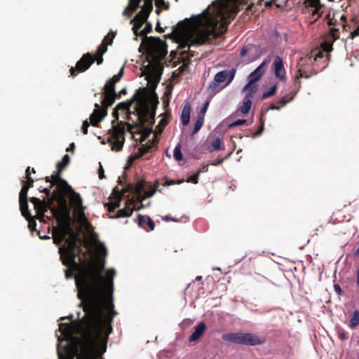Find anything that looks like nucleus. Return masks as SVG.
<instances>
[{"label":"nucleus","instance_id":"1","mask_svg":"<svg viewBox=\"0 0 359 359\" xmlns=\"http://www.w3.org/2000/svg\"><path fill=\"white\" fill-rule=\"evenodd\" d=\"M201 15L196 17L198 27L191 31L190 21H180L168 35L179 43L180 48H188V56L193 57L194 51L191 46H201L217 39L227 31L228 25L238 12L234 0H216Z\"/></svg>","mask_w":359,"mask_h":359},{"label":"nucleus","instance_id":"2","mask_svg":"<svg viewBox=\"0 0 359 359\" xmlns=\"http://www.w3.org/2000/svg\"><path fill=\"white\" fill-rule=\"evenodd\" d=\"M83 316L74 323V337L66 347V354L58 351L59 359H97L107 350L115 310H83Z\"/></svg>","mask_w":359,"mask_h":359},{"label":"nucleus","instance_id":"3","mask_svg":"<svg viewBox=\"0 0 359 359\" xmlns=\"http://www.w3.org/2000/svg\"><path fill=\"white\" fill-rule=\"evenodd\" d=\"M134 102H136L135 113L137 116V121L133 124L124 123L130 133H133V128L142 127L146 123H149L151 125L154 123L156 109L158 104V97L156 94L151 95L147 88H140L130 100L119 102L116 106V109L128 110Z\"/></svg>","mask_w":359,"mask_h":359},{"label":"nucleus","instance_id":"4","mask_svg":"<svg viewBox=\"0 0 359 359\" xmlns=\"http://www.w3.org/2000/svg\"><path fill=\"white\" fill-rule=\"evenodd\" d=\"M56 223L57 226L53 228L52 238L53 243L58 245L65 240L69 233H73L71 228V217L66 214L63 218H57Z\"/></svg>","mask_w":359,"mask_h":359},{"label":"nucleus","instance_id":"5","mask_svg":"<svg viewBox=\"0 0 359 359\" xmlns=\"http://www.w3.org/2000/svg\"><path fill=\"white\" fill-rule=\"evenodd\" d=\"M125 124L122 121L116 126H113L112 129L109 130L108 142H109L111 149L119 151L122 149L125 142Z\"/></svg>","mask_w":359,"mask_h":359},{"label":"nucleus","instance_id":"6","mask_svg":"<svg viewBox=\"0 0 359 359\" xmlns=\"http://www.w3.org/2000/svg\"><path fill=\"white\" fill-rule=\"evenodd\" d=\"M146 46H147L149 54L155 60L162 59L167 54L165 42L159 37H147Z\"/></svg>","mask_w":359,"mask_h":359},{"label":"nucleus","instance_id":"7","mask_svg":"<svg viewBox=\"0 0 359 359\" xmlns=\"http://www.w3.org/2000/svg\"><path fill=\"white\" fill-rule=\"evenodd\" d=\"M29 201L34 205V210L36 212L35 218L40 222H43L45 212H47L48 209L51 210V208H54L52 206L54 201H57V197L52 193L51 196L47 197L46 200L45 198L41 200L36 197H32Z\"/></svg>","mask_w":359,"mask_h":359},{"label":"nucleus","instance_id":"8","mask_svg":"<svg viewBox=\"0 0 359 359\" xmlns=\"http://www.w3.org/2000/svg\"><path fill=\"white\" fill-rule=\"evenodd\" d=\"M236 74V69L223 70L217 73L213 81L210 83L208 88L211 91L216 90L219 84L227 81L226 85L230 83L233 79Z\"/></svg>","mask_w":359,"mask_h":359},{"label":"nucleus","instance_id":"9","mask_svg":"<svg viewBox=\"0 0 359 359\" xmlns=\"http://www.w3.org/2000/svg\"><path fill=\"white\" fill-rule=\"evenodd\" d=\"M95 62L93 55L87 53L84 54L81 58L76 62L75 67H71L69 69L70 75L76 76L79 72H83L86 71Z\"/></svg>","mask_w":359,"mask_h":359},{"label":"nucleus","instance_id":"10","mask_svg":"<svg viewBox=\"0 0 359 359\" xmlns=\"http://www.w3.org/2000/svg\"><path fill=\"white\" fill-rule=\"evenodd\" d=\"M69 196H60L57 197V203L60 207L61 209H58L57 208H51V213L53 214V217L57 220V218L58 217H65L66 214H67L69 216H70V210L67 205V198Z\"/></svg>","mask_w":359,"mask_h":359},{"label":"nucleus","instance_id":"11","mask_svg":"<svg viewBox=\"0 0 359 359\" xmlns=\"http://www.w3.org/2000/svg\"><path fill=\"white\" fill-rule=\"evenodd\" d=\"M269 63V60H264L252 73L248 76L249 81L246 84V88L251 86L261 79L265 73V66Z\"/></svg>","mask_w":359,"mask_h":359},{"label":"nucleus","instance_id":"12","mask_svg":"<svg viewBox=\"0 0 359 359\" xmlns=\"http://www.w3.org/2000/svg\"><path fill=\"white\" fill-rule=\"evenodd\" d=\"M95 109L90 116V123L93 126H97V124L102 121V119L107 115V109L104 107H100L98 103L94 104Z\"/></svg>","mask_w":359,"mask_h":359},{"label":"nucleus","instance_id":"13","mask_svg":"<svg viewBox=\"0 0 359 359\" xmlns=\"http://www.w3.org/2000/svg\"><path fill=\"white\" fill-rule=\"evenodd\" d=\"M60 255V259L63 265L67 267L72 266L73 268H76L79 266L78 264L76 262V250L72 251H59Z\"/></svg>","mask_w":359,"mask_h":359},{"label":"nucleus","instance_id":"14","mask_svg":"<svg viewBox=\"0 0 359 359\" xmlns=\"http://www.w3.org/2000/svg\"><path fill=\"white\" fill-rule=\"evenodd\" d=\"M153 1L154 0H144L143 6L141 7V11L138 12L136 15L132 19V21L140 20L147 21V19L153 10Z\"/></svg>","mask_w":359,"mask_h":359},{"label":"nucleus","instance_id":"15","mask_svg":"<svg viewBox=\"0 0 359 359\" xmlns=\"http://www.w3.org/2000/svg\"><path fill=\"white\" fill-rule=\"evenodd\" d=\"M153 1L154 0H144L143 6L141 7V11L138 12L136 15L132 19V21L140 20L147 21V19L153 10Z\"/></svg>","mask_w":359,"mask_h":359},{"label":"nucleus","instance_id":"16","mask_svg":"<svg viewBox=\"0 0 359 359\" xmlns=\"http://www.w3.org/2000/svg\"><path fill=\"white\" fill-rule=\"evenodd\" d=\"M264 339L252 333H243L241 334V345L255 346L264 343Z\"/></svg>","mask_w":359,"mask_h":359},{"label":"nucleus","instance_id":"17","mask_svg":"<svg viewBox=\"0 0 359 359\" xmlns=\"http://www.w3.org/2000/svg\"><path fill=\"white\" fill-rule=\"evenodd\" d=\"M273 65L276 77L278 78L280 81L285 82V69L283 65V60L280 56H276Z\"/></svg>","mask_w":359,"mask_h":359},{"label":"nucleus","instance_id":"18","mask_svg":"<svg viewBox=\"0 0 359 359\" xmlns=\"http://www.w3.org/2000/svg\"><path fill=\"white\" fill-rule=\"evenodd\" d=\"M304 4L306 8H311L309 12L313 17L317 15L316 20L321 16L320 10L324 7V5L320 3V0H304Z\"/></svg>","mask_w":359,"mask_h":359},{"label":"nucleus","instance_id":"19","mask_svg":"<svg viewBox=\"0 0 359 359\" xmlns=\"http://www.w3.org/2000/svg\"><path fill=\"white\" fill-rule=\"evenodd\" d=\"M71 191H73V188L68 182L66 180H60V182L57 184L56 189L53 191V194L57 197L69 196Z\"/></svg>","mask_w":359,"mask_h":359},{"label":"nucleus","instance_id":"20","mask_svg":"<svg viewBox=\"0 0 359 359\" xmlns=\"http://www.w3.org/2000/svg\"><path fill=\"white\" fill-rule=\"evenodd\" d=\"M154 147L155 144L154 142H150L149 144H146L144 145L142 144V147L139 148L138 153L135 154L130 158V159H129L128 165L125 167V169L129 168L135 160H137L147 153L150 152Z\"/></svg>","mask_w":359,"mask_h":359},{"label":"nucleus","instance_id":"21","mask_svg":"<svg viewBox=\"0 0 359 359\" xmlns=\"http://www.w3.org/2000/svg\"><path fill=\"white\" fill-rule=\"evenodd\" d=\"M126 192H127V190L126 189H123L121 192L119 191L118 187H116L114 189L113 193L117 200L114 202L108 203L105 205L109 212H114L117 208H118L120 206V201H121L123 196Z\"/></svg>","mask_w":359,"mask_h":359},{"label":"nucleus","instance_id":"22","mask_svg":"<svg viewBox=\"0 0 359 359\" xmlns=\"http://www.w3.org/2000/svg\"><path fill=\"white\" fill-rule=\"evenodd\" d=\"M137 221L138 225L147 231H152L155 228V223L149 216L139 215Z\"/></svg>","mask_w":359,"mask_h":359},{"label":"nucleus","instance_id":"23","mask_svg":"<svg viewBox=\"0 0 359 359\" xmlns=\"http://www.w3.org/2000/svg\"><path fill=\"white\" fill-rule=\"evenodd\" d=\"M205 330H206V325L204 322L201 321L195 327L194 332L189 336V341L190 342H194V341H197L203 334Z\"/></svg>","mask_w":359,"mask_h":359},{"label":"nucleus","instance_id":"24","mask_svg":"<svg viewBox=\"0 0 359 359\" xmlns=\"http://www.w3.org/2000/svg\"><path fill=\"white\" fill-rule=\"evenodd\" d=\"M69 200L72 205L79 209L82 214H83V201L79 194L76 193L74 189L69 195Z\"/></svg>","mask_w":359,"mask_h":359},{"label":"nucleus","instance_id":"25","mask_svg":"<svg viewBox=\"0 0 359 359\" xmlns=\"http://www.w3.org/2000/svg\"><path fill=\"white\" fill-rule=\"evenodd\" d=\"M133 207L134 205L132 201L127 202L125 208L119 210L114 218L130 217L133 212Z\"/></svg>","mask_w":359,"mask_h":359},{"label":"nucleus","instance_id":"26","mask_svg":"<svg viewBox=\"0 0 359 359\" xmlns=\"http://www.w3.org/2000/svg\"><path fill=\"white\" fill-rule=\"evenodd\" d=\"M142 0H129L128 5L123 11L125 16H131L133 13L140 7Z\"/></svg>","mask_w":359,"mask_h":359},{"label":"nucleus","instance_id":"27","mask_svg":"<svg viewBox=\"0 0 359 359\" xmlns=\"http://www.w3.org/2000/svg\"><path fill=\"white\" fill-rule=\"evenodd\" d=\"M104 98L101 102L102 106L106 109L111 107L115 102L116 98V93L103 92Z\"/></svg>","mask_w":359,"mask_h":359},{"label":"nucleus","instance_id":"28","mask_svg":"<svg viewBox=\"0 0 359 359\" xmlns=\"http://www.w3.org/2000/svg\"><path fill=\"white\" fill-rule=\"evenodd\" d=\"M241 332H229L222 334V339L225 341H229L236 344H241Z\"/></svg>","mask_w":359,"mask_h":359},{"label":"nucleus","instance_id":"29","mask_svg":"<svg viewBox=\"0 0 359 359\" xmlns=\"http://www.w3.org/2000/svg\"><path fill=\"white\" fill-rule=\"evenodd\" d=\"M76 235L72 239H68L66 241V245H62L59 248V251H72L76 250L77 248V241Z\"/></svg>","mask_w":359,"mask_h":359},{"label":"nucleus","instance_id":"30","mask_svg":"<svg viewBox=\"0 0 359 359\" xmlns=\"http://www.w3.org/2000/svg\"><path fill=\"white\" fill-rule=\"evenodd\" d=\"M308 58L306 57H302L299 61L297 62V72L296 74L297 79H299L300 78H306L308 79L311 76V75L308 74L306 72H304L302 69V66L304 64V62Z\"/></svg>","mask_w":359,"mask_h":359},{"label":"nucleus","instance_id":"31","mask_svg":"<svg viewBox=\"0 0 359 359\" xmlns=\"http://www.w3.org/2000/svg\"><path fill=\"white\" fill-rule=\"evenodd\" d=\"M190 111L191 107L189 104L187 103L184 106L181 114V122L183 126H187L189 124L190 120Z\"/></svg>","mask_w":359,"mask_h":359},{"label":"nucleus","instance_id":"32","mask_svg":"<svg viewBox=\"0 0 359 359\" xmlns=\"http://www.w3.org/2000/svg\"><path fill=\"white\" fill-rule=\"evenodd\" d=\"M19 203L22 215L25 219H29L31 217V213L28 209L27 199H19Z\"/></svg>","mask_w":359,"mask_h":359},{"label":"nucleus","instance_id":"33","mask_svg":"<svg viewBox=\"0 0 359 359\" xmlns=\"http://www.w3.org/2000/svg\"><path fill=\"white\" fill-rule=\"evenodd\" d=\"M160 185V183L158 181H156L154 186L151 187V189L148 191H144L143 194L142 196H140L139 201L142 203L145 198L151 197L156 191L157 189L158 188Z\"/></svg>","mask_w":359,"mask_h":359},{"label":"nucleus","instance_id":"34","mask_svg":"<svg viewBox=\"0 0 359 359\" xmlns=\"http://www.w3.org/2000/svg\"><path fill=\"white\" fill-rule=\"evenodd\" d=\"M145 182L143 180H139L135 184L134 193L137 196V200H140V196H142L145 188Z\"/></svg>","mask_w":359,"mask_h":359},{"label":"nucleus","instance_id":"35","mask_svg":"<svg viewBox=\"0 0 359 359\" xmlns=\"http://www.w3.org/2000/svg\"><path fill=\"white\" fill-rule=\"evenodd\" d=\"M252 105V101L250 96H245L243 100V104L240 108V111L242 114H247L249 112Z\"/></svg>","mask_w":359,"mask_h":359},{"label":"nucleus","instance_id":"36","mask_svg":"<svg viewBox=\"0 0 359 359\" xmlns=\"http://www.w3.org/2000/svg\"><path fill=\"white\" fill-rule=\"evenodd\" d=\"M220 149H224V147L222 148L221 140L219 137L215 138L208 147V150L210 152H213Z\"/></svg>","mask_w":359,"mask_h":359},{"label":"nucleus","instance_id":"37","mask_svg":"<svg viewBox=\"0 0 359 359\" xmlns=\"http://www.w3.org/2000/svg\"><path fill=\"white\" fill-rule=\"evenodd\" d=\"M359 325V311L355 310L350 320L349 327L351 329L355 328Z\"/></svg>","mask_w":359,"mask_h":359},{"label":"nucleus","instance_id":"38","mask_svg":"<svg viewBox=\"0 0 359 359\" xmlns=\"http://www.w3.org/2000/svg\"><path fill=\"white\" fill-rule=\"evenodd\" d=\"M296 95H297V92H291L290 94L285 95V96H283L281 98V100L279 101L280 106L281 107H283L285 105H286L288 102H290L294 98Z\"/></svg>","mask_w":359,"mask_h":359},{"label":"nucleus","instance_id":"39","mask_svg":"<svg viewBox=\"0 0 359 359\" xmlns=\"http://www.w3.org/2000/svg\"><path fill=\"white\" fill-rule=\"evenodd\" d=\"M70 162V157L68 154H65L62 161H59L57 163V168H58V170H60L62 171H63L65 170V168L69 165Z\"/></svg>","mask_w":359,"mask_h":359},{"label":"nucleus","instance_id":"40","mask_svg":"<svg viewBox=\"0 0 359 359\" xmlns=\"http://www.w3.org/2000/svg\"><path fill=\"white\" fill-rule=\"evenodd\" d=\"M116 83V82L114 81L112 79H110L109 81H107L103 88L104 92L116 93L115 91Z\"/></svg>","mask_w":359,"mask_h":359},{"label":"nucleus","instance_id":"41","mask_svg":"<svg viewBox=\"0 0 359 359\" xmlns=\"http://www.w3.org/2000/svg\"><path fill=\"white\" fill-rule=\"evenodd\" d=\"M203 123H204V116L199 115L197 118L196 123H195L194 128V130H193L191 135H193L197 133L202 128Z\"/></svg>","mask_w":359,"mask_h":359},{"label":"nucleus","instance_id":"42","mask_svg":"<svg viewBox=\"0 0 359 359\" xmlns=\"http://www.w3.org/2000/svg\"><path fill=\"white\" fill-rule=\"evenodd\" d=\"M145 23V21L140 20H135L132 21L130 20V24H133V26L132 27V30L133 31V33L135 36L138 35V31L142 27V26Z\"/></svg>","mask_w":359,"mask_h":359},{"label":"nucleus","instance_id":"43","mask_svg":"<svg viewBox=\"0 0 359 359\" xmlns=\"http://www.w3.org/2000/svg\"><path fill=\"white\" fill-rule=\"evenodd\" d=\"M258 90V86L255 83L252 84L249 88H246V85L243 87V91H248L245 96H250V98L252 99L253 97V95Z\"/></svg>","mask_w":359,"mask_h":359},{"label":"nucleus","instance_id":"44","mask_svg":"<svg viewBox=\"0 0 359 359\" xmlns=\"http://www.w3.org/2000/svg\"><path fill=\"white\" fill-rule=\"evenodd\" d=\"M25 173L27 181L24 182L23 185L29 189L33 187L34 184V180L30 176V167H27Z\"/></svg>","mask_w":359,"mask_h":359},{"label":"nucleus","instance_id":"45","mask_svg":"<svg viewBox=\"0 0 359 359\" xmlns=\"http://www.w3.org/2000/svg\"><path fill=\"white\" fill-rule=\"evenodd\" d=\"M116 35V32L110 31L107 35H106L103 40L102 43H107V46H110L113 43V40Z\"/></svg>","mask_w":359,"mask_h":359},{"label":"nucleus","instance_id":"46","mask_svg":"<svg viewBox=\"0 0 359 359\" xmlns=\"http://www.w3.org/2000/svg\"><path fill=\"white\" fill-rule=\"evenodd\" d=\"M276 90H277V85L274 84L273 86H271V88L269 89V90L263 93V94L261 97V100H265L268 97H270L274 95Z\"/></svg>","mask_w":359,"mask_h":359},{"label":"nucleus","instance_id":"47","mask_svg":"<svg viewBox=\"0 0 359 359\" xmlns=\"http://www.w3.org/2000/svg\"><path fill=\"white\" fill-rule=\"evenodd\" d=\"M62 171L60 170H58L57 168V171H55L51 175L50 178L52 179V182L56 184H58L60 182V180H65L61 177Z\"/></svg>","mask_w":359,"mask_h":359},{"label":"nucleus","instance_id":"48","mask_svg":"<svg viewBox=\"0 0 359 359\" xmlns=\"http://www.w3.org/2000/svg\"><path fill=\"white\" fill-rule=\"evenodd\" d=\"M134 129H140L142 130V133H141V137H140V142H142L144 141H145L150 133H151V130H148L147 128H144V124L143 125L142 127H140V128H133V130Z\"/></svg>","mask_w":359,"mask_h":359},{"label":"nucleus","instance_id":"49","mask_svg":"<svg viewBox=\"0 0 359 359\" xmlns=\"http://www.w3.org/2000/svg\"><path fill=\"white\" fill-rule=\"evenodd\" d=\"M336 332L337 333L338 337L342 340L345 341L348 339V334L347 332L340 326L337 325L336 326Z\"/></svg>","mask_w":359,"mask_h":359},{"label":"nucleus","instance_id":"50","mask_svg":"<svg viewBox=\"0 0 359 359\" xmlns=\"http://www.w3.org/2000/svg\"><path fill=\"white\" fill-rule=\"evenodd\" d=\"M173 156L176 161H179L182 160L183 155L181 152V145L178 144L174 149Z\"/></svg>","mask_w":359,"mask_h":359},{"label":"nucleus","instance_id":"51","mask_svg":"<svg viewBox=\"0 0 359 359\" xmlns=\"http://www.w3.org/2000/svg\"><path fill=\"white\" fill-rule=\"evenodd\" d=\"M155 4L156 6L158 8H162L164 10H168L170 8L169 2L165 1V0H156Z\"/></svg>","mask_w":359,"mask_h":359},{"label":"nucleus","instance_id":"52","mask_svg":"<svg viewBox=\"0 0 359 359\" xmlns=\"http://www.w3.org/2000/svg\"><path fill=\"white\" fill-rule=\"evenodd\" d=\"M28 221V227L30 231H33L36 230V222L35 219L31 215L29 219H26Z\"/></svg>","mask_w":359,"mask_h":359},{"label":"nucleus","instance_id":"53","mask_svg":"<svg viewBox=\"0 0 359 359\" xmlns=\"http://www.w3.org/2000/svg\"><path fill=\"white\" fill-rule=\"evenodd\" d=\"M107 43H102L98 46L97 50V55H104L107 50Z\"/></svg>","mask_w":359,"mask_h":359},{"label":"nucleus","instance_id":"54","mask_svg":"<svg viewBox=\"0 0 359 359\" xmlns=\"http://www.w3.org/2000/svg\"><path fill=\"white\" fill-rule=\"evenodd\" d=\"M199 175V173L196 172L195 174L191 175L187 180V182L196 184L198 182Z\"/></svg>","mask_w":359,"mask_h":359},{"label":"nucleus","instance_id":"55","mask_svg":"<svg viewBox=\"0 0 359 359\" xmlns=\"http://www.w3.org/2000/svg\"><path fill=\"white\" fill-rule=\"evenodd\" d=\"M29 191V189L25 187L24 185L22 186L20 194H19V199H27V192Z\"/></svg>","mask_w":359,"mask_h":359},{"label":"nucleus","instance_id":"56","mask_svg":"<svg viewBox=\"0 0 359 359\" xmlns=\"http://www.w3.org/2000/svg\"><path fill=\"white\" fill-rule=\"evenodd\" d=\"M338 32H339L338 29H336V28H331L330 29V36H331V38L332 39V42L339 39V36L338 35Z\"/></svg>","mask_w":359,"mask_h":359},{"label":"nucleus","instance_id":"57","mask_svg":"<svg viewBox=\"0 0 359 359\" xmlns=\"http://www.w3.org/2000/svg\"><path fill=\"white\" fill-rule=\"evenodd\" d=\"M247 122L245 119H238L229 125V128H233L235 126H241Z\"/></svg>","mask_w":359,"mask_h":359},{"label":"nucleus","instance_id":"58","mask_svg":"<svg viewBox=\"0 0 359 359\" xmlns=\"http://www.w3.org/2000/svg\"><path fill=\"white\" fill-rule=\"evenodd\" d=\"M123 75V67H122L120 69L119 72L117 74L113 76V77L111 79L114 80V81L117 83L122 78Z\"/></svg>","mask_w":359,"mask_h":359},{"label":"nucleus","instance_id":"59","mask_svg":"<svg viewBox=\"0 0 359 359\" xmlns=\"http://www.w3.org/2000/svg\"><path fill=\"white\" fill-rule=\"evenodd\" d=\"M302 84L299 79H297V76H295L294 78V90L292 92H297V93L299 92V90L301 89Z\"/></svg>","mask_w":359,"mask_h":359},{"label":"nucleus","instance_id":"60","mask_svg":"<svg viewBox=\"0 0 359 359\" xmlns=\"http://www.w3.org/2000/svg\"><path fill=\"white\" fill-rule=\"evenodd\" d=\"M182 182V180H179V181L176 182L175 180H168L166 179L162 184L164 187H165V186L172 185V184H180Z\"/></svg>","mask_w":359,"mask_h":359},{"label":"nucleus","instance_id":"61","mask_svg":"<svg viewBox=\"0 0 359 359\" xmlns=\"http://www.w3.org/2000/svg\"><path fill=\"white\" fill-rule=\"evenodd\" d=\"M90 123L88 122L87 120L83 121V126H82V130H83V133L84 135L88 134V127L90 126Z\"/></svg>","mask_w":359,"mask_h":359},{"label":"nucleus","instance_id":"62","mask_svg":"<svg viewBox=\"0 0 359 359\" xmlns=\"http://www.w3.org/2000/svg\"><path fill=\"white\" fill-rule=\"evenodd\" d=\"M145 23H146V25H145L144 29L147 34H149L152 32V25L150 22H147V21H146Z\"/></svg>","mask_w":359,"mask_h":359},{"label":"nucleus","instance_id":"63","mask_svg":"<svg viewBox=\"0 0 359 359\" xmlns=\"http://www.w3.org/2000/svg\"><path fill=\"white\" fill-rule=\"evenodd\" d=\"M118 109H116V107H115L113 110V112H112V116L114 118V120L112 121V124H114V123L116 121H118V117H119V114H118Z\"/></svg>","mask_w":359,"mask_h":359},{"label":"nucleus","instance_id":"64","mask_svg":"<svg viewBox=\"0 0 359 359\" xmlns=\"http://www.w3.org/2000/svg\"><path fill=\"white\" fill-rule=\"evenodd\" d=\"M359 36V26L357 27L356 29H355V30H353V32H351L349 38L353 39V38H355L356 36Z\"/></svg>","mask_w":359,"mask_h":359}]
</instances>
